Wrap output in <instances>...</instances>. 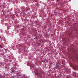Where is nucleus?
<instances>
[{
	"instance_id": "obj_1",
	"label": "nucleus",
	"mask_w": 78,
	"mask_h": 78,
	"mask_svg": "<svg viewBox=\"0 0 78 78\" xmlns=\"http://www.w3.org/2000/svg\"><path fill=\"white\" fill-rule=\"evenodd\" d=\"M0 48H2V45H0Z\"/></svg>"
},
{
	"instance_id": "obj_6",
	"label": "nucleus",
	"mask_w": 78,
	"mask_h": 78,
	"mask_svg": "<svg viewBox=\"0 0 78 78\" xmlns=\"http://www.w3.org/2000/svg\"><path fill=\"white\" fill-rule=\"evenodd\" d=\"M34 39H35V38H34Z\"/></svg>"
},
{
	"instance_id": "obj_2",
	"label": "nucleus",
	"mask_w": 78,
	"mask_h": 78,
	"mask_svg": "<svg viewBox=\"0 0 78 78\" xmlns=\"http://www.w3.org/2000/svg\"><path fill=\"white\" fill-rule=\"evenodd\" d=\"M35 74H36V75H38V73H35Z\"/></svg>"
},
{
	"instance_id": "obj_5",
	"label": "nucleus",
	"mask_w": 78,
	"mask_h": 78,
	"mask_svg": "<svg viewBox=\"0 0 78 78\" xmlns=\"http://www.w3.org/2000/svg\"><path fill=\"white\" fill-rule=\"evenodd\" d=\"M69 36H71V34H69Z\"/></svg>"
},
{
	"instance_id": "obj_3",
	"label": "nucleus",
	"mask_w": 78,
	"mask_h": 78,
	"mask_svg": "<svg viewBox=\"0 0 78 78\" xmlns=\"http://www.w3.org/2000/svg\"><path fill=\"white\" fill-rule=\"evenodd\" d=\"M75 75H76V73L75 72Z\"/></svg>"
},
{
	"instance_id": "obj_4",
	"label": "nucleus",
	"mask_w": 78,
	"mask_h": 78,
	"mask_svg": "<svg viewBox=\"0 0 78 78\" xmlns=\"http://www.w3.org/2000/svg\"><path fill=\"white\" fill-rule=\"evenodd\" d=\"M77 58L76 57V58H75V59L76 60V59H77Z\"/></svg>"
}]
</instances>
